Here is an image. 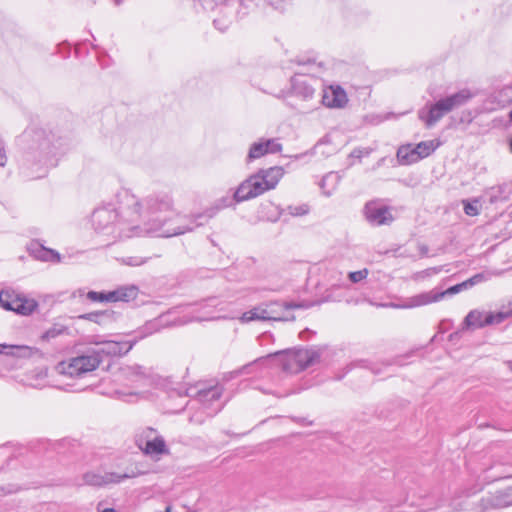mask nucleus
I'll list each match as a JSON object with an SVG mask.
<instances>
[{"mask_svg":"<svg viewBox=\"0 0 512 512\" xmlns=\"http://www.w3.org/2000/svg\"><path fill=\"white\" fill-rule=\"evenodd\" d=\"M348 102L345 90L339 85H331L323 90L322 103L328 108H343Z\"/></svg>","mask_w":512,"mask_h":512,"instance_id":"ddd939ff","label":"nucleus"},{"mask_svg":"<svg viewBox=\"0 0 512 512\" xmlns=\"http://www.w3.org/2000/svg\"><path fill=\"white\" fill-rule=\"evenodd\" d=\"M510 368L512 369V362L510 363Z\"/></svg>","mask_w":512,"mask_h":512,"instance_id":"3c124183","label":"nucleus"},{"mask_svg":"<svg viewBox=\"0 0 512 512\" xmlns=\"http://www.w3.org/2000/svg\"><path fill=\"white\" fill-rule=\"evenodd\" d=\"M313 92H314V91H313L312 89H310V90L308 91V94H307V95H308V96H310V95H312V94H313Z\"/></svg>","mask_w":512,"mask_h":512,"instance_id":"de8ad7c7","label":"nucleus"},{"mask_svg":"<svg viewBox=\"0 0 512 512\" xmlns=\"http://www.w3.org/2000/svg\"><path fill=\"white\" fill-rule=\"evenodd\" d=\"M155 512H173V505L169 502H165L163 505V509H159Z\"/></svg>","mask_w":512,"mask_h":512,"instance_id":"ea45409f","label":"nucleus"},{"mask_svg":"<svg viewBox=\"0 0 512 512\" xmlns=\"http://www.w3.org/2000/svg\"><path fill=\"white\" fill-rule=\"evenodd\" d=\"M105 504H106L105 501L98 502L97 506H96V511L97 512H118L114 508L106 507Z\"/></svg>","mask_w":512,"mask_h":512,"instance_id":"4c0bfd02","label":"nucleus"},{"mask_svg":"<svg viewBox=\"0 0 512 512\" xmlns=\"http://www.w3.org/2000/svg\"><path fill=\"white\" fill-rule=\"evenodd\" d=\"M294 352V359L302 366V370L320 361V351L317 349H299Z\"/></svg>","mask_w":512,"mask_h":512,"instance_id":"dca6fc26","label":"nucleus"},{"mask_svg":"<svg viewBox=\"0 0 512 512\" xmlns=\"http://www.w3.org/2000/svg\"><path fill=\"white\" fill-rule=\"evenodd\" d=\"M474 96L475 94L470 89L464 88L456 93L444 97V100L446 101L450 110L453 111L454 109H457L468 103Z\"/></svg>","mask_w":512,"mask_h":512,"instance_id":"f3484780","label":"nucleus"},{"mask_svg":"<svg viewBox=\"0 0 512 512\" xmlns=\"http://www.w3.org/2000/svg\"><path fill=\"white\" fill-rule=\"evenodd\" d=\"M136 443L145 455L155 460H159L162 455L170 453L164 438L158 435L152 428H148L144 436L139 437Z\"/></svg>","mask_w":512,"mask_h":512,"instance_id":"0eeeda50","label":"nucleus"},{"mask_svg":"<svg viewBox=\"0 0 512 512\" xmlns=\"http://www.w3.org/2000/svg\"><path fill=\"white\" fill-rule=\"evenodd\" d=\"M504 310H506L509 313V316H512V299L508 302L507 305L502 306Z\"/></svg>","mask_w":512,"mask_h":512,"instance_id":"79ce46f5","label":"nucleus"},{"mask_svg":"<svg viewBox=\"0 0 512 512\" xmlns=\"http://www.w3.org/2000/svg\"><path fill=\"white\" fill-rule=\"evenodd\" d=\"M67 330L68 328L64 325L54 324L51 328H49L42 334L41 338L43 340L49 341L51 339L58 337L59 335L66 333Z\"/></svg>","mask_w":512,"mask_h":512,"instance_id":"c756f323","label":"nucleus"},{"mask_svg":"<svg viewBox=\"0 0 512 512\" xmlns=\"http://www.w3.org/2000/svg\"><path fill=\"white\" fill-rule=\"evenodd\" d=\"M369 512H393V507L385 502H375L369 507Z\"/></svg>","mask_w":512,"mask_h":512,"instance_id":"2f4dec72","label":"nucleus"},{"mask_svg":"<svg viewBox=\"0 0 512 512\" xmlns=\"http://www.w3.org/2000/svg\"><path fill=\"white\" fill-rule=\"evenodd\" d=\"M310 304L305 302H268L262 303L251 310L244 312L239 320L242 323L251 321H294L295 317L287 313L290 309H305Z\"/></svg>","mask_w":512,"mask_h":512,"instance_id":"20e7f679","label":"nucleus"},{"mask_svg":"<svg viewBox=\"0 0 512 512\" xmlns=\"http://www.w3.org/2000/svg\"><path fill=\"white\" fill-rule=\"evenodd\" d=\"M467 286H468V282H463V283L454 285V286L448 288L446 291H443V292L429 291V292H423V293L424 294H430L433 297H435L436 299L433 300V303H434V302L440 301L445 295H453V294L459 293L460 291H462Z\"/></svg>","mask_w":512,"mask_h":512,"instance_id":"bb28decb","label":"nucleus"},{"mask_svg":"<svg viewBox=\"0 0 512 512\" xmlns=\"http://www.w3.org/2000/svg\"><path fill=\"white\" fill-rule=\"evenodd\" d=\"M449 112H451L449 106L444 98H441L435 103L426 105L424 108L419 110L418 116L419 119L425 123L427 128H431Z\"/></svg>","mask_w":512,"mask_h":512,"instance_id":"1a4fd4ad","label":"nucleus"},{"mask_svg":"<svg viewBox=\"0 0 512 512\" xmlns=\"http://www.w3.org/2000/svg\"><path fill=\"white\" fill-rule=\"evenodd\" d=\"M116 4H119L120 0H114Z\"/></svg>","mask_w":512,"mask_h":512,"instance_id":"8fccbe9b","label":"nucleus"},{"mask_svg":"<svg viewBox=\"0 0 512 512\" xmlns=\"http://www.w3.org/2000/svg\"><path fill=\"white\" fill-rule=\"evenodd\" d=\"M26 143L28 159L38 162H47L56 156L61 143L55 135L44 129H36L26 132L23 137Z\"/></svg>","mask_w":512,"mask_h":512,"instance_id":"39448f33","label":"nucleus"},{"mask_svg":"<svg viewBox=\"0 0 512 512\" xmlns=\"http://www.w3.org/2000/svg\"><path fill=\"white\" fill-rule=\"evenodd\" d=\"M136 474H118L115 472H105V473H96V472H87L83 475V481L85 484L90 486H105L109 484H118L124 481L125 479L133 478Z\"/></svg>","mask_w":512,"mask_h":512,"instance_id":"9d476101","label":"nucleus"},{"mask_svg":"<svg viewBox=\"0 0 512 512\" xmlns=\"http://www.w3.org/2000/svg\"><path fill=\"white\" fill-rule=\"evenodd\" d=\"M509 119H510V121L512 122V110H511V111H510V113H509Z\"/></svg>","mask_w":512,"mask_h":512,"instance_id":"09e8293b","label":"nucleus"},{"mask_svg":"<svg viewBox=\"0 0 512 512\" xmlns=\"http://www.w3.org/2000/svg\"><path fill=\"white\" fill-rule=\"evenodd\" d=\"M132 349L129 342L105 341L100 344L97 351L89 355L74 357L69 361H63L58 364L59 373L70 376L80 377L88 372L94 371L102 361L101 354L108 356H120L128 353Z\"/></svg>","mask_w":512,"mask_h":512,"instance_id":"f03ea898","label":"nucleus"},{"mask_svg":"<svg viewBox=\"0 0 512 512\" xmlns=\"http://www.w3.org/2000/svg\"><path fill=\"white\" fill-rule=\"evenodd\" d=\"M483 276L478 274V275H475L473 276L472 278H470L469 280H467L466 282H468V285L469 286H472L478 282H480L482 280Z\"/></svg>","mask_w":512,"mask_h":512,"instance_id":"58836bf2","label":"nucleus"},{"mask_svg":"<svg viewBox=\"0 0 512 512\" xmlns=\"http://www.w3.org/2000/svg\"><path fill=\"white\" fill-rule=\"evenodd\" d=\"M440 268H437V267H432V268H428V269H425L423 271H419V272H416L412 275V279L414 281H420V280H423L427 277H431V276H434L436 274H438L440 272Z\"/></svg>","mask_w":512,"mask_h":512,"instance_id":"7c9ffc66","label":"nucleus"},{"mask_svg":"<svg viewBox=\"0 0 512 512\" xmlns=\"http://www.w3.org/2000/svg\"><path fill=\"white\" fill-rule=\"evenodd\" d=\"M509 147H510V151H511V153H512V137H511V138H510V140H509Z\"/></svg>","mask_w":512,"mask_h":512,"instance_id":"49530a36","label":"nucleus"},{"mask_svg":"<svg viewBox=\"0 0 512 512\" xmlns=\"http://www.w3.org/2000/svg\"><path fill=\"white\" fill-rule=\"evenodd\" d=\"M0 306L5 310L26 316L36 310L38 303L34 299L27 298L13 290H2L0 292Z\"/></svg>","mask_w":512,"mask_h":512,"instance_id":"423d86ee","label":"nucleus"},{"mask_svg":"<svg viewBox=\"0 0 512 512\" xmlns=\"http://www.w3.org/2000/svg\"><path fill=\"white\" fill-rule=\"evenodd\" d=\"M105 316V313H87L79 316V318L86 319L95 323H100L101 319Z\"/></svg>","mask_w":512,"mask_h":512,"instance_id":"f704fd0d","label":"nucleus"},{"mask_svg":"<svg viewBox=\"0 0 512 512\" xmlns=\"http://www.w3.org/2000/svg\"><path fill=\"white\" fill-rule=\"evenodd\" d=\"M31 255L41 261L60 262V254L52 249L43 247L42 245L35 243L29 246Z\"/></svg>","mask_w":512,"mask_h":512,"instance_id":"a211bd4d","label":"nucleus"},{"mask_svg":"<svg viewBox=\"0 0 512 512\" xmlns=\"http://www.w3.org/2000/svg\"><path fill=\"white\" fill-rule=\"evenodd\" d=\"M493 505L496 507H507L512 505V487L499 491L494 497Z\"/></svg>","mask_w":512,"mask_h":512,"instance_id":"a878e982","label":"nucleus"},{"mask_svg":"<svg viewBox=\"0 0 512 512\" xmlns=\"http://www.w3.org/2000/svg\"><path fill=\"white\" fill-rule=\"evenodd\" d=\"M427 251H428V249H427L426 247H422V248H421V252H422V254H426V253H427Z\"/></svg>","mask_w":512,"mask_h":512,"instance_id":"c03bdc74","label":"nucleus"},{"mask_svg":"<svg viewBox=\"0 0 512 512\" xmlns=\"http://www.w3.org/2000/svg\"><path fill=\"white\" fill-rule=\"evenodd\" d=\"M283 175V169L278 166L261 169L238 186L234 198L237 202H242L260 196L274 189Z\"/></svg>","mask_w":512,"mask_h":512,"instance_id":"7ed1b4c3","label":"nucleus"},{"mask_svg":"<svg viewBox=\"0 0 512 512\" xmlns=\"http://www.w3.org/2000/svg\"><path fill=\"white\" fill-rule=\"evenodd\" d=\"M463 209L466 215L468 216H477L480 213L481 202L478 198H473L471 200H463Z\"/></svg>","mask_w":512,"mask_h":512,"instance_id":"cd10ccee","label":"nucleus"},{"mask_svg":"<svg viewBox=\"0 0 512 512\" xmlns=\"http://www.w3.org/2000/svg\"><path fill=\"white\" fill-rule=\"evenodd\" d=\"M397 159L401 165H410L420 161L415 146L411 144L402 145L398 148Z\"/></svg>","mask_w":512,"mask_h":512,"instance_id":"6ab92c4d","label":"nucleus"},{"mask_svg":"<svg viewBox=\"0 0 512 512\" xmlns=\"http://www.w3.org/2000/svg\"><path fill=\"white\" fill-rule=\"evenodd\" d=\"M351 155L360 158L361 157V151L360 150H354Z\"/></svg>","mask_w":512,"mask_h":512,"instance_id":"37998d69","label":"nucleus"},{"mask_svg":"<svg viewBox=\"0 0 512 512\" xmlns=\"http://www.w3.org/2000/svg\"><path fill=\"white\" fill-rule=\"evenodd\" d=\"M120 262L124 265L128 266H140L146 262V260L142 257L137 256H129V257H123L120 259Z\"/></svg>","mask_w":512,"mask_h":512,"instance_id":"473e14b6","label":"nucleus"},{"mask_svg":"<svg viewBox=\"0 0 512 512\" xmlns=\"http://www.w3.org/2000/svg\"><path fill=\"white\" fill-rule=\"evenodd\" d=\"M365 216L367 221L374 226L390 224L393 221L390 210L377 202L366 204Z\"/></svg>","mask_w":512,"mask_h":512,"instance_id":"9b49d317","label":"nucleus"},{"mask_svg":"<svg viewBox=\"0 0 512 512\" xmlns=\"http://www.w3.org/2000/svg\"><path fill=\"white\" fill-rule=\"evenodd\" d=\"M282 150L281 143L277 139H260L254 142L249 149L248 160L259 159L266 154L278 153Z\"/></svg>","mask_w":512,"mask_h":512,"instance_id":"f8f14e48","label":"nucleus"},{"mask_svg":"<svg viewBox=\"0 0 512 512\" xmlns=\"http://www.w3.org/2000/svg\"><path fill=\"white\" fill-rule=\"evenodd\" d=\"M368 274H369L368 269H362V270L350 272L348 277L352 282L357 283V282H360L363 279H365L368 276Z\"/></svg>","mask_w":512,"mask_h":512,"instance_id":"72a5a7b5","label":"nucleus"},{"mask_svg":"<svg viewBox=\"0 0 512 512\" xmlns=\"http://www.w3.org/2000/svg\"><path fill=\"white\" fill-rule=\"evenodd\" d=\"M139 289L136 285L120 286L113 291H89L87 298L93 302H129L137 298Z\"/></svg>","mask_w":512,"mask_h":512,"instance_id":"6e6552de","label":"nucleus"},{"mask_svg":"<svg viewBox=\"0 0 512 512\" xmlns=\"http://www.w3.org/2000/svg\"><path fill=\"white\" fill-rule=\"evenodd\" d=\"M31 349L28 346H14L0 344V354L23 357L30 354Z\"/></svg>","mask_w":512,"mask_h":512,"instance_id":"393cba45","label":"nucleus"},{"mask_svg":"<svg viewBox=\"0 0 512 512\" xmlns=\"http://www.w3.org/2000/svg\"><path fill=\"white\" fill-rule=\"evenodd\" d=\"M269 4L275 8H280L281 5L287 0H267Z\"/></svg>","mask_w":512,"mask_h":512,"instance_id":"a19ab883","label":"nucleus"},{"mask_svg":"<svg viewBox=\"0 0 512 512\" xmlns=\"http://www.w3.org/2000/svg\"><path fill=\"white\" fill-rule=\"evenodd\" d=\"M439 146L440 141L438 140L422 141L415 146L416 154L420 160L424 159L431 155Z\"/></svg>","mask_w":512,"mask_h":512,"instance_id":"b1692460","label":"nucleus"},{"mask_svg":"<svg viewBox=\"0 0 512 512\" xmlns=\"http://www.w3.org/2000/svg\"><path fill=\"white\" fill-rule=\"evenodd\" d=\"M288 210L292 216H302L308 212L306 206H289Z\"/></svg>","mask_w":512,"mask_h":512,"instance_id":"c9c22d12","label":"nucleus"},{"mask_svg":"<svg viewBox=\"0 0 512 512\" xmlns=\"http://www.w3.org/2000/svg\"><path fill=\"white\" fill-rule=\"evenodd\" d=\"M271 357H281L282 369L288 373H298L302 371V366L299 364V362H296V359H294L293 351L285 354H282L280 352L270 354L266 357L259 358L258 360H256V362H265Z\"/></svg>","mask_w":512,"mask_h":512,"instance_id":"4468645a","label":"nucleus"},{"mask_svg":"<svg viewBox=\"0 0 512 512\" xmlns=\"http://www.w3.org/2000/svg\"><path fill=\"white\" fill-rule=\"evenodd\" d=\"M478 502L479 499L475 495L462 501H457L454 503L452 512H481L477 506Z\"/></svg>","mask_w":512,"mask_h":512,"instance_id":"4be33fe9","label":"nucleus"},{"mask_svg":"<svg viewBox=\"0 0 512 512\" xmlns=\"http://www.w3.org/2000/svg\"><path fill=\"white\" fill-rule=\"evenodd\" d=\"M435 299L436 298L430 294L420 293L418 295L407 298L401 304L391 303L386 306L396 308V309H412V308L421 307V306L431 304V303H433V300H435Z\"/></svg>","mask_w":512,"mask_h":512,"instance_id":"2eb2a0df","label":"nucleus"},{"mask_svg":"<svg viewBox=\"0 0 512 512\" xmlns=\"http://www.w3.org/2000/svg\"><path fill=\"white\" fill-rule=\"evenodd\" d=\"M7 163V154L3 141L0 139V168L4 167Z\"/></svg>","mask_w":512,"mask_h":512,"instance_id":"e433bc0d","label":"nucleus"},{"mask_svg":"<svg viewBox=\"0 0 512 512\" xmlns=\"http://www.w3.org/2000/svg\"><path fill=\"white\" fill-rule=\"evenodd\" d=\"M279 217H280V213H277L276 217H274L273 219H270V220L271 221H277Z\"/></svg>","mask_w":512,"mask_h":512,"instance_id":"a18cd8bd","label":"nucleus"},{"mask_svg":"<svg viewBox=\"0 0 512 512\" xmlns=\"http://www.w3.org/2000/svg\"><path fill=\"white\" fill-rule=\"evenodd\" d=\"M118 208L109 204L95 209L92 225L96 233L107 240L132 237H174L202 226L212 214L182 216L175 213L174 201L169 194L138 198L128 190L117 195Z\"/></svg>","mask_w":512,"mask_h":512,"instance_id":"f257e3e1","label":"nucleus"},{"mask_svg":"<svg viewBox=\"0 0 512 512\" xmlns=\"http://www.w3.org/2000/svg\"><path fill=\"white\" fill-rule=\"evenodd\" d=\"M466 328L478 329L488 326L486 323V313L479 310H472L468 313L464 320Z\"/></svg>","mask_w":512,"mask_h":512,"instance_id":"412c9836","label":"nucleus"},{"mask_svg":"<svg viewBox=\"0 0 512 512\" xmlns=\"http://www.w3.org/2000/svg\"><path fill=\"white\" fill-rule=\"evenodd\" d=\"M222 389L220 387H210L208 389H200L194 395L200 402L205 403L207 401H216L220 398ZM193 396L192 394H188Z\"/></svg>","mask_w":512,"mask_h":512,"instance_id":"5701e85b","label":"nucleus"},{"mask_svg":"<svg viewBox=\"0 0 512 512\" xmlns=\"http://www.w3.org/2000/svg\"><path fill=\"white\" fill-rule=\"evenodd\" d=\"M340 176L336 172H329L326 174L320 183V187L323 191V194L326 196H331L337 189L340 183Z\"/></svg>","mask_w":512,"mask_h":512,"instance_id":"aec40b11","label":"nucleus"},{"mask_svg":"<svg viewBox=\"0 0 512 512\" xmlns=\"http://www.w3.org/2000/svg\"><path fill=\"white\" fill-rule=\"evenodd\" d=\"M509 317V313L502 307L498 312L486 313V323L488 325L500 324Z\"/></svg>","mask_w":512,"mask_h":512,"instance_id":"c85d7f7f","label":"nucleus"}]
</instances>
